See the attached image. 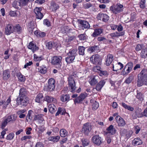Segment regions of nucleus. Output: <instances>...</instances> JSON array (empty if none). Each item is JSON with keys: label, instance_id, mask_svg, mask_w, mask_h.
Returning <instances> with one entry per match:
<instances>
[{"label": "nucleus", "instance_id": "de8ad7c7", "mask_svg": "<svg viewBox=\"0 0 147 147\" xmlns=\"http://www.w3.org/2000/svg\"><path fill=\"white\" fill-rule=\"evenodd\" d=\"M20 3L22 6H24L27 5L29 1V0H19Z\"/></svg>", "mask_w": 147, "mask_h": 147}, {"label": "nucleus", "instance_id": "f3484780", "mask_svg": "<svg viewBox=\"0 0 147 147\" xmlns=\"http://www.w3.org/2000/svg\"><path fill=\"white\" fill-rule=\"evenodd\" d=\"M107 134H110L111 135H113L116 132V129L112 125H111L107 128Z\"/></svg>", "mask_w": 147, "mask_h": 147}, {"label": "nucleus", "instance_id": "c9c22d12", "mask_svg": "<svg viewBox=\"0 0 147 147\" xmlns=\"http://www.w3.org/2000/svg\"><path fill=\"white\" fill-rule=\"evenodd\" d=\"M82 144L84 147L88 146L89 144L90 141L88 139L83 138L81 140Z\"/></svg>", "mask_w": 147, "mask_h": 147}, {"label": "nucleus", "instance_id": "7ed1b4c3", "mask_svg": "<svg viewBox=\"0 0 147 147\" xmlns=\"http://www.w3.org/2000/svg\"><path fill=\"white\" fill-rule=\"evenodd\" d=\"M69 87L70 88L71 91L72 92H74L76 88V83L74 80V76H70L68 78Z\"/></svg>", "mask_w": 147, "mask_h": 147}, {"label": "nucleus", "instance_id": "8fccbe9b", "mask_svg": "<svg viewBox=\"0 0 147 147\" xmlns=\"http://www.w3.org/2000/svg\"><path fill=\"white\" fill-rule=\"evenodd\" d=\"M39 72L41 74H44L46 72V68L45 67H40L39 69Z\"/></svg>", "mask_w": 147, "mask_h": 147}, {"label": "nucleus", "instance_id": "e2e57ef3", "mask_svg": "<svg viewBox=\"0 0 147 147\" xmlns=\"http://www.w3.org/2000/svg\"><path fill=\"white\" fill-rule=\"evenodd\" d=\"M143 82L140 79V78H138L137 81V86H140L143 85Z\"/></svg>", "mask_w": 147, "mask_h": 147}, {"label": "nucleus", "instance_id": "79ce46f5", "mask_svg": "<svg viewBox=\"0 0 147 147\" xmlns=\"http://www.w3.org/2000/svg\"><path fill=\"white\" fill-rule=\"evenodd\" d=\"M99 49V47L98 46L94 45L89 48V51L92 52L96 51Z\"/></svg>", "mask_w": 147, "mask_h": 147}, {"label": "nucleus", "instance_id": "b1692460", "mask_svg": "<svg viewBox=\"0 0 147 147\" xmlns=\"http://www.w3.org/2000/svg\"><path fill=\"white\" fill-rule=\"evenodd\" d=\"M44 100L45 101H46L48 103H51L53 102H56V100L55 98L48 96H45Z\"/></svg>", "mask_w": 147, "mask_h": 147}, {"label": "nucleus", "instance_id": "f8f14e48", "mask_svg": "<svg viewBox=\"0 0 147 147\" xmlns=\"http://www.w3.org/2000/svg\"><path fill=\"white\" fill-rule=\"evenodd\" d=\"M41 10V8H38L37 7H36L34 9V11L36 14V18L41 20L43 18V15L42 13L40 12Z\"/></svg>", "mask_w": 147, "mask_h": 147}, {"label": "nucleus", "instance_id": "9d476101", "mask_svg": "<svg viewBox=\"0 0 147 147\" xmlns=\"http://www.w3.org/2000/svg\"><path fill=\"white\" fill-rule=\"evenodd\" d=\"M92 142L97 146H100L102 143L101 138L98 135L94 136L92 138Z\"/></svg>", "mask_w": 147, "mask_h": 147}, {"label": "nucleus", "instance_id": "4d7b16f0", "mask_svg": "<svg viewBox=\"0 0 147 147\" xmlns=\"http://www.w3.org/2000/svg\"><path fill=\"white\" fill-rule=\"evenodd\" d=\"M46 46L48 49H50L52 48L53 46V44L51 42H49L47 43Z\"/></svg>", "mask_w": 147, "mask_h": 147}, {"label": "nucleus", "instance_id": "6e6552de", "mask_svg": "<svg viewBox=\"0 0 147 147\" xmlns=\"http://www.w3.org/2000/svg\"><path fill=\"white\" fill-rule=\"evenodd\" d=\"M55 81L53 78L49 80L48 84L47 87V90L48 91H52L55 89Z\"/></svg>", "mask_w": 147, "mask_h": 147}, {"label": "nucleus", "instance_id": "f257e3e1", "mask_svg": "<svg viewBox=\"0 0 147 147\" xmlns=\"http://www.w3.org/2000/svg\"><path fill=\"white\" fill-rule=\"evenodd\" d=\"M62 59L61 56H53L51 57L50 61L53 65L55 66L57 69L59 70L61 69Z\"/></svg>", "mask_w": 147, "mask_h": 147}, {"label": "nucleus", "instance_id": "4468645a", "mask_svg": "<svg viewBox=\"0 0 147 147\" xmlns=\"http://www.w3.org/2000/svg\"><path fill=\"white\" fill-rule=\"evenodd\" d=\"M115 119L118 126L123 127L125 125L126 123L124 120L120 116H117L115 117Z\"/></svg>", "mask_w": 147, "mask_h": 147}, {"label": "nucleus", "instance_id": "49530a36", "mask_svg": "<svg viewBox=\"0 0 147 147\" xmlns=\"http://www.w3.org/2000/svg\"><path fill=\"white\" fill-rule=\"evenodd\" d=\"M11 100L10 97H9L7 99V101L5 102L6 104L3 105V109H5L6 108L7 105L9 104L11 102Z\"/></svg>", "mask_w": 147, "mask_h": 147}, {"label": "nucleus", "instance_id": "a18cd8bd", "mask_svg": "<svg viewBox=\"0 0 147 147\" xmlns=\"http://www.w3.org/2000/svg\"><path fill=\"white\" fill-rule=\"evenodd\" d=\"M17 76L19 80L21 82H24L25 80V77L20 73H18Z\"/></svg>", "mask_w": 147, "mask_h": 147}, {"label": "nucleus", "instance_id": "37998d69", "mask_svg": "<svg viewBox=\"0 0 147 147\" xmlns=\"http://www.w3.org/2000/svg\"><path fill=\"white\" fill-rule=\"evenodd\" d=\"M75 58L70 56L67 57L65 58L66 61L67 63H70L72 62Z\"/></svg>", "mask_w": 147, "mask_h": 147}, {"label": "nucleus", "instance_id": "dca6fc26", "mask_svg": "<svg viewBox=\"0 0 147 147\" xmlns=\"http://www.w3.org/2000/svg\"><path fill=\"white\" fill-rule=\"evenodd\" d=\"M86 96L84 94L81 93L78 97L76 98L74 100L75 103H82V101L84 99Z\"/></svg>", "mask_w": 147, "mask_h": 147}, {"label": "nucleus", "instance_id": "bb28decb", "mask_svg": "<svg viewBox=\"0 0 147 147\" xmlns=\"http://www.w3.org/2000/svg\"><path fill=\"white\" fill-rule=\"evenodd\" d=\"M60 99L63 102L68 101L70 100V96L68 94H63L61 96Z\"/></svg>", "mask_w": 147, "mask_h": 147}, {"label": "nucleus", "instance_id": "412c9836", "mask_svg": "<svg viewBox=\"0 0 147 147\" xmlns=\"http://www.w3.org/2000/svg\"><path fill=\"white\" fill-rule=\"evenodd\" d=\"M90 102L91 104L92 109L93 110H96L99 107V104L98 102L94 100L91 99Z\"/></svg>", "mask_w": 147, "mask_h": 147}, {"label": "nucleus", "instance_id": "4be33fe9", "mask_svg": "<svg viewBox=\"0 0 147 147\" xmlns=\"http://www.w3.org/2000/svg\"><path fill=\"white\" fill-rule=\"evenodd\" d=\"M113 55L111 54H108L107 56V58L106 60V65L109 66L111 64L113 61Z\"/></svg>", "mask_w": 147, "mask_h": 147}, {"label": "nucleus", "instance_id": "338daca9", "mask_svg": "<svg viewBox=\"0 0 147 147\" xmlns=\"http://www.w3.org/2000/svg\"><path fill=\"white\" fill-rule=\"evenodd\" d=\"M8 122H7L5 119L2 122L1 125V128L3 129H4L5 126L7 125Z\"/></svg>", "mask_w": 147, "mask_h": 147}, {"label": "nucleus", "instance_id": "72a5a7b5", "mask_svg": "<svg viewBox=\"0 0 147 147\" xmlns=\"http://www.w3.org/2000/svg\"><path fill=\"white\" fill-rule=\"evenodd\" d=\"M13 31L16 32L18 34H20L22 32V28L19 25H18L14 27Z\"/></svg>", "mask_w": 147, "mask_h": 147}, {"label": "nucleus", "instance_id": "a878e982", "mask_svg": "<svg viewBox=\"0 0 147 147\" xmlns=\"http://www.w3.org/2000/svg\"><path fill=\"white\" fill-rule=\"evenodd\" d=\"M10 72L9 70H6L3 72V78L4 80H7L10 77Z\"/></svg>", "mask_w": 147, "mask_h": 147}, {"label": "nucleus", "instance_id": "6ab92c4d", "mask_svg": "<svg viewBox=\"0 0 147 147\" xmlns=\"http://www.w3.org/2000/svg\"><path fill=\"white\" fill-rule=\"evenodd\" d=\"M28 47V48L31 49L33 53L38 49V47L34 45L33 42H30L29 43Z\"/></svg>", "mask_w": 147, "mask_h": 147}, {"label": "nucleus", "instance_id": "69168bd1", "mask_svg": "<svg viewBox=\"0 0 147 147\" xmlns=\"http://www.w3.org/2000/svg\"><path fill=\"white\" fill-rule=\"evenodd\" d=\"M31 138V136H25L22 137L21 138L22 141L26 140L28 139H30Z\"/></svg>", "mask_w": 147, "mask_h": 147}, {"label": "nucleus", "instance_id": "c756f323", "mask_svg": "<svg viewBox=\"0 0 147 147\" xmlns=\"http://www.w3.org/2000/svg\"><path fill=\"white\" fill-rule=\"evenodd\" d=\"M140 56L142 58L144 59L147 57V48L144 49L142 50Z\"/></svg>", "mask_w": 147, "mask_h": 147}, {"label": "nucleus", "instance_id": "0eeeda50", "mask_svg": "<svg viewBox=\"0 0 147 147\" xmlns=\"http://www.w3.org/2000/svg\"><path fill=\"white\" fill-rule=\"evenodd\" d=\"M29 99L28 97L25 98H16L17 104L18 105H21L24 107L26 106L28 103Z\"/></svg>", "mask_w": 147, "mask_h": 147}, {"label": "nucleus", "instance_id": "c85d7f7f", "mask_svg": "<svg viewBox=\"0 0 147 147\" xmlns=\"http://www.w3.org/2000/svg\"><path fill=\"white\" fill-rule=\"evenodd\" d=\"M48 108L49 111L51 113H54L56 110V108L53 104L49 105L48 106Z\"/></svg>", "mask_w": 147, "mask_h": 147}, {"label": "nucleus", "instance_id": "c03bdc74", "mask_svg": "<svg viewBox=\"0 0 147 147\" xmlns=\"http://www.w3.org/2000/svg\"><path fill=\"white\" fill-rule=\"evenodd\" d=\"M133 79V76H130L125 80L124 83L129 84L131 82Z\"/></svg>", "mask_w": 147, "mask_h": 147}, {"label": "nucleus", "instance_id": "864d4df0", "mask_svg": "<svg viewBox=\"0 0 147 147\" xmlns=\"http://www.w3.org/2000/svg\"><path fill=\"white\" fill-rule=\"evenodd\" d=\"M145 1V0H141V2L139 3L140 8H144V7Z\"/></svg>", "mask_w": 147, "mask_h": 147}, {"label": "nucleus", "instance_id": "774afa93", "mask_svg": "<svg viewBox=\"0 0 147 147\" xmlns=\"http://www.w3.org/2000/svg\"><path fill=\"white\" fill-rule=\"evenodd\" d=\"M142 117L145 116L147 117V107L146 108L144 111L142 112Z\"/></svg>", "mask_w": 147, "mask_h": 147}, {"label": "nucleus", "instance_id": "ddd939ff", "mask_svg": "<svg viewBox=\"0 0 147 147\" xmlns=\"http://www.w3.org/2000/svg\"><path fill=\"white\" fill-rule=\"evenodd\" d=\"M132 117L134 119H136L137 117L141 118L142 117L141 109L138 108L136 109L135 113L132 114Z\"/></svg>", "mask_w": 147, "mask_h": 147}, {"label": "nucleus", "instance_id": "423d86ee", "mask_svg": "<svg viewBox=\"0 0 147 147\" xmlns=\"http://www.w3.org/2000/svg\"><path fill=\"white\" fill-rule=\"evenodd\" d=\"M91 61L94 64L100 65L101 63V59L99 55L96 54L93 55L90 59Z\"/></svg>", "mask_w": 147, "mask_h": 147}, {"label": "nucleus", "instance_id": "a211bd4d", "mask_svg": "<svg viewBox=\"0 0 147 147\" xmlns=\"http://www.w3.org/2000/svg\"><path fill=\"white\" fill-rule=\"evenodd\" d=\"M105 83V81L104 80L100 81L96 84L95 89L97 91H100Z\"/></svg>", "mask_w": 147, "mask_h": 147}, {"label": "nucleus", "instance_id": "6e6d98bb", "mask_svg": "<svg viewBox=\"0 0 147 147\" xmlns=\"http://www.w3.org/2000/svg\"><path fill=\"white\" fill-rule=\"evenodd\" d=\"M104 15L103 18H102V20L104 22H106L109 20V17L106 14H104Z\"/></svg>", "mask_w": 147, "mask_h": 147}, {"label": "nucleus", "instance_id": "09e8293b", "mask_svg": "<svg viewBox=\"0 0 147 147\" xmlns=\"http://www.w3.org/2000/svg\"><path fill=\"white\" fill-rule=\"evenodd\" d=\"M137 95H136V98L140 100H143L142 98V94L138 90H137Z\"/></svg>", "mask_w": 147, "mask_h": 147}, {"label": "nucleus", "instance_id": "1a4fd4ad", "mask_svg": "<svg viewBox=\"0 0 147 147\" xmlns=\"http://www.w3.org/2000/svg\"><path fill=\"white\" fill-rule=\"evenodd\" d=\"M91 130V125L89 123H88L84 125L82 128V132L85 135H88Z\"/></svg>", "mask_w": 147, "mask_h": 147}, {"label": "nucleus", "instance_id": "13d9d810", "mask_svg": "<svg viewBox=\"0 0 147 147\" xmlns=\"http://www.w3.org/2000/svg\"><path fill=\"white\" fill-rule=\"evenodd\" d=\"M32 112L33 111L32 110H30L28 111V114L26 116L27 118H28V119L30 120L32 119V117L31 116V115Z\"/></svg>", "mask_w": 147, "mask_h": 147}, {"label": "nucleus", "instance_id": "3c124183", "mask_svg": "<svg viewBox=\"0 0 147 147\" xmlns=\"http://www.w3.org/2000/svg\"><path fill=\"white\" fill-rule=\"evenodd\" d=\"M14 136V134L13 133H11L9 134L6 137V139L7 140H12Z\"/></svg>", "mask_w": 147, "mask_h": 147}, {"label": "nucleus", "instance_id": "4c0bfd02", "mask_svg": "<svg viewBox=\"0 0 147 147\" xmlns=\"http://www.w3.org/2000/svg\"><path fill=\"white\" fill-rule=\"evenodd\" d=\"M12 5L13 7L16 8H18L19 6H22L21 4L20 3V1L19 2L17 1H14L12 3Z\"/></svg>", "mask_w": 147, "mask_h": 147}, {"label": "nucleus", "instance_id": "473e14b6", "mask_svg": "<svg viewBox=\"0 0 147 147\" xmlns=\"http://www.w3.org/2000/svg\"><path fill=\"white\" fill-rule=\"evenodd\" d=\"M60 138V136H50L48 138L50 141H52L54 142H57Z\"/></svg>", "mask_w": 147, "mask_h": 147}, {"label": "nucleus", "instance_id": "052dcab7", "mask_svg": "<svg viewBox=\"0 0 147 147\" xmlns=\"http://www.w3.org/2000/svg\"><path fill=\"white\" fill-rule=\"evenodd\" d=\"M92 5V4L89 3L84 4L83 5L85 9H88Z\"/></svg>", "mask_w": 147, "mask_h": 147}, {"label": "nucleus", "instance_id": "bf43d9fd", "mask_svg": "<svg viewBox=\"0 0 147 147\" xmlns=\"http://www.w3.org/2000/svg\"><path fill=\"white\" fill-rule=\"evenodd\" d=\"M133 134V131L131 130H129L127 132L126 136L127 138H129Z\"/></svg>", "mask_w": 147, "mask_h": 147}, {"label": "nucleus", "instance_id": "39448f33", "mask_svg": "<svg viewBox=\"0 0 147 147\" xmlns=\"http://www.w3.org/2000/svg\"><path fill=\"white\" fill-rule=\"evenodd\" d=\"M78 22L79 24V27L82 29H88L90 28V24L88 22L86 21L78 19Z\"/></svg>", "mask_w": 147, "mask_h": 147}, {"label": "nucleus", "instance_id": "393cba45", "mask_svg": "<svg viewBox=\"0 0 147 147\" xmlns=\"http://www.w3.org/2000/svg\"><path fill=\"white\" fill-rule=\"evenodd\" d=\"M77 50L76 49H73L72 50L70 51L69 52L67 53V55L68 56H70L71 57L75 58L76 56L77 55Z\"/></svg>", "mask_w": 147, "mask_h": 147}, {"label": "nucleus", "instance_id": "5701e85b", "mask_svg": "<svg viewBox=\"0 0 147 147\" xmlns=\"http://www.w3.org/2000/svg\"><path fill=\"white\" fill-rule=\"evenodd\" d=\"M134 146H137L142 144V142L140 138H138L134 139L132 142Z\"/></svg>", "mask_w": 147, "mask_h": 147}, {"label": "nucleus", "instance_id": "5fc2aeb1", "mask_svg": "<svg viewBox=\"0 0 147 147\" xmlns=\"http://www.w3.org/2000/svg\"><path fill=\"white\" fill-rule=\"evenodd\" d=\"M143 46L142 45L138 44L136 47V50L138 51L143 48Z\"/></svg>", "mask_w": 147, "mask_h": 147}, {"label": "nucleus", "instance_id": "58836bf2", "mask_svg": "<svg viewBox=\"0 0 147 147\" xmlns=\"http://www.w3.org/2000/svg\"><path fill=\"white\" fill-rule=\"evenodd\" d=\"M60 135L61 137H65L67 135V131L64 129H61L60 131Z\"/></svg>", "mask_w": 147, "mask_h": 147}, {"label": "nucleus", "instance_id": "0e129e2a", "mask_svg": "<svg viewBox=\"0 0 147 147\" xmlns=\"http://www.w3.org/2000/svg\"><path fill=\"white\" fill-rule=\"evenodd\" d=\"M103 13H99L97 15V18L98 20H101L103 18L104 16Z\"/></svg>", "mask_w": 147, "mask_h": 147}, {"label": "nucleus", "instance_id": "f704fd0d", "mask_svg": "<svg viewBox=\"0 0 147 147\" xmlns=\"http://www.w3.org/2000/svg\"><path fill=\"white\" fill-rule=\"evenodd\" d=\"M51 7H52L53 10L55 11L59 8L58 5L54 1H52L51 3Z\"/></svg>", "mask_w": 147, "mask_h": 147}, {"label": "nucleus", "instance_id": "680f3d73", "mask_svg": "<svg viewBox=\"0 0 147 147\" xmlns=\"http://www.w3.org/2000/svg\"><path fill=\"white\" fill-rule=\"evenodd\" d=\"M78 37L81 40H84L86 39V37L84 34H81Z\"/></svg>", "mask_w": 147, "mask_h": 147}, {"label": "nucleus", "instance_id": "ea45409f", "mask_svg": "<svg viewBox=\"0 0 147 147\" xmlns=\"http://www.w3.org/2000/svg\"><path fill=\"white\" fill-rule=\"evenodd\" d=\"M122 105L125 109H127L130 111H133L134 110V108L133 107L127 105L124 103H122Z\"/></svg>", "mask_w": 147, "mask_h": 147}, {"label": "nucleus", "instance_id": "7c9ffc66", "mask_svg": "<svg viewBox=\"0 0 147 147\" xmlns=\"http://www.w3.org/2000/svg\"><path fill=\"white\" fill-rule=\"evenodd\" d=\"M34 34L38 37H43L46 35V34L45 32L37 30L35 31Z\"/></svg>", "mask_w": 147, "mask_h": 147}, {"label": "nucleus", "instance_id": "aec40b11", "mask_svg": "<svg viewBox=\"0 0 147 147\" xmlns=\"http://www.w3.org/2000/svg\"><path fill=\"white\" fill-rule=\"evenodd\" d=\"M26 98L28 97L27 96V93L25 89L21 88L20 90L19 95L18 98Z\"/></svg>", "mask_w": 147, "mask_h": 147}, {"label": "nucleus", "instance_id": "2f4dec72", "mask_svg": "<svg viewBox=\"0 0 147 147\" xmlns=\"http://www.w3.org/2000/svg\"><path fill=\"white\" fill-rule=\"evenodd\" d=\"M43 96L42 93H39L36 96L35 99V101L38 103H40L42 99L43 98Z\"/></svg>", "mask_w": 147, "mask_h": 147}, {"label": "nucleus", "instance_id": "2eb2a0df", "mask_svg": "<svg viewBox=\"0 0 147 147\" xmlns=\"http://www.w3.org/2000/svg\"><path fill=\"white\" fill-rule=\"evenodd\" d=\"M14 26L8 24L5 27V33L7 35H9L13 32Z\"/></svg>", "mask_w": 147, "mask_h": 147}, {"label": "nucleus", "instance_id": "e433bc0d", "mask_svg": "<svg viewBox=\"0 0 147 147\" xmlns=\"http://www.w3.org/2000/svg\"><path fill=\"white\" fill-rule=\"evenodd\" d=\"M85 48L83 46H79L78 48L79 54L80 55H83L84 53Z\"/></svg>", "mask_w": 147, "mask_h": 147}, {"label": "nucleus", "instance_id": "cd10ccee", "mask_svg": "<svg viewBox=\"0 0 147 147\" xmlns=\"http://www.w3.org/2000/svg\"><path fill=\"white\" fill-rule=\"evenodd\" d=\"M102 32V30L101 29H96L92 35L93 37H95L100 34Z\"/></svg>", "mask_w": 147, "mask_h": 147}, {"label": "nucleus", "instance_id": "9b49d317", "mask_svg": "<svg viewBox=\"0 0 147 147\" xmlns=\"http://www.w3.org/2000/svg\"><path fill=\"white\" fill-rule=\"evenodd\" d=\"M138 78L142 81L145 80L147 78V68L144 69L141 71L140 73L138 75Z\"/></svg>", "mask_w": 147, "mask_h": 147}, {"label": "nucleus", "instance_id": "603ef678", "mask_svg": "<svg viewBox=\"0 0 147 147\" xmlns=\"http://www.w3.org/2000/svg\"><path fill=\"white\" fill-rule=\"evenodd\" d=\"M17 11H10L9 12V15L11 16H15L17 15Z\"/></svg>", "mask_w": 147, "mask_h": 147}, {"label": "nucleus", "instance_id": "20e7f679", "mask_svg": "<svg viewBox=\"0 0 147 147\" xmlns=\"http://www.w3.org/2000/svg\"><path fill=\"white\" fill-rule=\"evenodd\" d=\"M123 5L119 3H118L116 5L113 7L112 6L110 7V10L114 14H116L123 11L122 8L123 7Z\"/></svg>", "mask_w": 147, "mask_h": 147}, {"label": "nucleus", "instance_id": "a19ab883", "mask_svg": "<svg viewBox=\"0 0 147 147\" xmlns=\"http://www.w3.org/2000/svg\"><path fill=\"white\" fill-rule=\"evenodd\" d=\"M91 80L89 82V83L91 86L95 85L98 82V81L96 79L95 77H94L92 78Z\"/></svg>", "mask_w": 147, "mask_h": 147}, {"label": "nucleus", "instance_id": "f03ea898", "mask_svg": "<svg viewBox=\"0 0 147 147\" xmlns=\"http://www.w3.org/2000/svg\"><path fill=\"white\" fill-rule=\"evenodd\" d=\"M133 63L131 62L128 63L122 70L121 74L123 76L127 75L132 70L133 67Z\"/></svg>", "mask_w": 147, "mask_h": 147}]
</instances>
